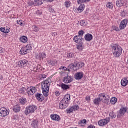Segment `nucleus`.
Listing matches in <instances>:
<instances>
[{"label":"nucleus","mask_w":128,"mask_h":128,"mask_svg":"<svg viewBox=\"0 0 128 128\" xmlns=\"http://www.w3.org/2000/svg\"><path fill=\"white\" fill-rule=\"evenodd\" d=\"M62 68L64 70H68V68H66V66H61L60 70H62Z\"/></svg>","instance_id":"nucleus-53"},{"label":"nucleus","mask_w":128,"mask_h":128,"mask_svg":"<svg viewBox=\"0 0 128 128\" xmlns=\"http://www.w3.org/2000/svg\"><path fill=\"white\" fill-rule=\"evenodd\" d=\"M55 94H56V96H60V92H58V91H56Z\"/></svg>","instance_id":"nucleus-61"},{"label":"nucleus","mask_w":128,"mask_h":128,"mask_svg":"<svg viewBox=\"0 0 128 128\" xmlns=\"http://www.w3.org/2000/svg\"><path fill=\"white\" fill-rule=\"evenodd\" d=\"M82 78H84V72H77L74 74V78L76 80H82Z\"/></svg>","instance_id":"nucleus-10"},{"label":"nucleus","mask_w":128,"mask_h":128,"mask_svg":"<svg viewBox=\"0 0 128 128\" xmlns=\"http://www.w3.org/2000/svg\"><path fill=\"white\" fill-rule=\"evenodd\" d=\"M20 104H26V99L24 97L21 98L20 99Z\"/></svg>","instance_id":"nucleus-31"},{"label":"nucleus","mask_w":128,"mask_h":128,"mask_svg":"<svg viewBox=\"0 0 128 128\" xmlns=\"http://www.w3.org/2000/svg\"><path fill=\"white\" fill-rule=\"evenodd\" d=\"M68 101H65L62 100L59 103V108L60 110H64V108H66L68 106Z\"/></svg>","instance_id":"nucleus-6"},{"label":"nucleus","mask_w":128,"mask_h":128,"mask_svg":"<svg viewBox=\"0 0 128 128\" xmlns=\"http://www.w3.org/2000/svg\"><path fill=\"white\" fill-rule=\"evenodd\" d=\"M72 108H73V110H78L80 108V106H78V104L74 105V106H72Z\"/></svg>","instance_id":"nucleus-45"},{"label":"nucleus","mask_w":128,"mask_h":128,"mask_svg":"<svg viewBox=\"0 0 128 128\" xmlns=\"http://www.w3.org/2000/svg\"><path fill=\"white\" fill-rule=\"evenodd\" d=\"M66 112L68 114H70V112H74V109L72 108V106H71L70 108L67 109Z\"/></svg>","instance_id":"nucleus-44"},{"label":"nucleus","mask_w":128,"mask_h":128,"mask_svg":"<svg viewBox=\"0 0 128 128\" xmlns=\"http://www.w3.org/2000/svg\"><path fill=\"white\" fill-rule=\"evenodd\" d=\"M74 40L77 44H80V42H82L84 38H82V37L81 36H76L74 38Z\"/></svg>","instance_id":"nucleus-15"},{"label":"nucleus","mask_w":128,"mask_h":128,"mask_svg":"<svg viewBox=\"0 0 128 128\" xmlns=\"http://www.w3.org/2000/svg\"><path fill=\"white\" fill-rule=\"evenodd\" d=\"M4 49L0 47V54H4Z\"/></svg>","instance_id":"nucleus-54"},{"label":"nucleus","mask_w":128,"mask_h":128,"mask_svg":"<svg viewBox=\"0 0 128 128\" xmlns=\"http://www.w3.org/2000/svg\"><path fill=\"white\" fill-rule=\"evenodd\" d=\"M32 50V46L30 44H27L25 47L22 48L20 51V54H26L30 52V50Z\"/></svg>","instance_id":"nucleus-5"},{"label":"nucleus","mask_w":128,"mask_h":128,"mask_svg":"<svg viewBox=\"0 0 128 128\" xmlns=\"http://www.w3.org/2000/svg\"><path fill=\"white\" fill-rule=\"evenodd\" d=\"M32 32H38L40 30V28L38 27V26H32Z\"/></svg>","instance_id":"nucleus-29"},{"label":"nucleus","mask_w":128,"mask_h":128,"mask_svg":"<svg viewBox=\"0 0 128 128\" xmlns=\"http://www.w3.org/2000/svg\"><path fill=\"white\" fill-rule=\"evenodd\" d=\"M80 24L82 26H86V23L84 20H80Z\"/></svg>","instance_id":"nucleus-40"},{"label":"nucleus","mask_w":128,"mask_h":128,"mask_svg":"<svg viewBox=\"0 0 128 128\" xmlns=\"http://www.w3.org/2000/svg\"><path fill=\"white\" fill-rule=\"evenodd\" d=\"M126 112V109L124 107L120 108L118 114V118H120V116H124V114Z\"/></svg>","instance_id":"nucleus-12"},{"label":"nucleus","mask_w":128,"mask_h":128,"mask_svg":"<svg viewBox=\"0 0 128 128\" xmlns=\"http://www.w3.org/2000/svg\"><path fill=\"white\" fill-rule=\"evenodd\" d=\"M84 66V63L82 62H78V66L79 68H82V66Z\"/></svg>","instance_id":"nucleus-46"},{"label":"nucleus","mask_w":128,"mask_h":128,"mask_svg":"<svg viewBox=\"0 0 128 128\" xmlns=\"http://www.w3.org/2000/svg\"><path fill=\"white\" fill-rule=\"evenodd\" d=\"M84 10V4H81L77 8V10H78V12H82Z\"/></svg>","instance_id":"nucleus-25"},{"label":"nucleus","mask_w":128,"mask_h":128,"mask_svg":"<svg viewBox=\"0 0 128 128\" xmlns=\"http://www.w3.org/2000/svg\"><path fill=\"white\" fill-rule=\"evenodd\" d=\"M110 118H108L100 120L98 121V124L100 126H106L107 124L110 122Z\"/></svg>","instance_id":"nucleus-8"},{"label":"nucleus","mask_w":128,"mask_h":128,"mask_svg":"<svg viewBox=\"0 0 128 128\" xmlns=\"http://www.w3.org/2000/svg\"><path fill=\"white\" fill-rule=\"evenodd\" d=\"M20 110V104H17L13 106V112H19Z\"/></svg>","instance_id":"nucleus-18"},{"label":"nucleus","mask_w":128,"mask_h":128,"mask_svg":"<svg viewBox=\"0 0 128 128\" xmlns=\"http://www.w3.org/2000/svg\"><path fill=\"white\" fill-rule=\"evenodd\" d=\"M110 102L112 104H114L118 102V99L116 98H112Z\"/></svg>","instance_id":"nucleus-37"},{"label":"nucleus","mask_w":128,"mask_h":128,"mask_svg":"<svg viewBox=\"0 0 128 128\" xmlns=\"http://www.w3.org/2000/svg\"><path fill=\"white\" fill-rule=\"evenodd\" d=\"M95 127H94V126H92V125H90V126H89L88 127V128H94Z\"/></svg>","instance_id":"nucleus-62"},{"label":"nucleus","mask_w":128,"mask_h":128,"mask_svg":"<svg viewBox=\"0 0 128 128\" xmlns=\"http://www.w3.org/2000/svg\"><path fill=\"white\" fill-rule=\"evenodd\" d=\"M56 60L54 61H52V66H54L55 64H56Z\"/></svg>","instance_id":"nucleus-60"},{"label":"nucleus","mask_w":128,"mask_h":128,"mask_svg":"<svg viewBox=\"0 0 128 128\" xmlns=\"http://www.w3.org/2000/svg\"><path fill=\"white\" fill-rule=\"evenodd\" d=\"M86 100H87V102H90V96H86Z\"/></svg>","instance_id":"nucleus-57"},{"label":"nucleus","mask_w":128,"mask_h":128,"mask_svg":"<svg viewBox=\"0 0 128 128\" xmlns=\"http://www.w3.org/2000/svg\"><path fill=\"white\" fill-rule=\"evenodd\" d=\"M62 82L64 84H70V82H72V76L68 75L67 76L64 77Z\"/></svg>","instance_id":"nucleus-13"},{"label":"nucleus","mask_w":128,"mask_h":128,"mask_svg":"<svg viewBox=\"0 0 128 128\" xmlns=\"http://www.w3.org/2000/svg\"><path fill=\"white\" fill-rule=\"evenodd\" d=\"M90 0H77V2L78 4H84V2H88Z\"/></svg>","instance_id":"nucleus-33"},{"label":"nucleus","mask_w":128,"mask_h":128,"mask_svg":"<svg viewBox=\"0 0 128 128\" xmlns=\"http://www.w3.org/2000/svg\"><path fill=\"white\" fill-rule=\"evenodd\" d=\"M122 14H124V11H123V12H122Z\"/></svg>","instance_id":"nucleus-64"},{"label":"nucleus","mask_w":128,"mask_h":128,"mask_svg":"<svg viewBox=\"0 0 128 128\" xmlns=\"http://www.w3.org/2000/svg\"><path fill=\"white\" fill-rule=\"evenodd\" d=\"M62 100H64L65 102H68L70 100V94L66 95Z\"/></svg>","instance_id":"nucleus-36"},{"label":"nucleus","mask_w":128,"mask_h":128,"mask_svg":"<svg viewBox=\"0 0 128 128\" xmlns=\"http://www.w3.org/2000/svg\"><path fill=\"white\" fill-rule=\"evenodd\" d=\"M36 58L38 60H41L42 58H46V54L44 53L43 54H39L38 55L36 56Z\"/></svg>","instance_id":"nucleus-26"},{"label":"nucleus","mask_w":128,"mask_h":128,"mask_svg":"<svg viewBox=\"0 0 128 128\" xmlns=\"http://www.w3.org/2000/svg\"><path fill=\"white\" fill-rule=\"evenodd\" d=\"M74 56V55L72 52H68L67 54V58H72Z\"/></svg>","instance_id":"nucleus-39"},{"label":"nucleus","mask_w":128,"mask_h":128,"mask_svg":"<svg viewBox=\"0 0 128 128\" xmlns=\"http://www.w3.org/2000/svg\"><path fill=\"white\" fill-rule=\"evenodd\" d=\"M50 12H54V10L52 8L50 7Z\"/></svg>","instance_id":"nucleus-59"},{"label":"nucleus","mask_w":128,"mask_h":128,"mask_svg":"<svg viewBox=\"0 0 128 128\" xmlns=\"http://www.w3.org/2000/svg\"><path fill=\"white\" fill-rule=\"evenodd\" d=\"M36 98L40 102H42L44 100V98L42 97V94L37 93L36 95Z\"/></svg>","instance_id":"nucleus-22"},{"label":"nucleus","mask_w":128,"mask_h":128,"mask_svg":"<svg viewBox=\"0 0 128 128\" xmlns=\"http://www.w3.org/2000/svg\"><path fill=\"white\" fill-rule=\"evenodd\" d=\"M76 48L79 50H84V47L82 46V42H80L76 45Z\"/></svg>","instance_id":"nucleus-28"},{"label":"nucleus","mask_w":128,"mask_h":128,"mask_svg":"<svg viewBox=\"0 0 128 128\" xmlns=\"http://www.w3.org/2000/svg\"><path fill=\"white\" fill-rule=\"evenodd\" d=\"M59 86H60L63 90H68L70 88V86L64 83H62L61 84L59 85Z\"/></svg>","instance_id":"nucleus-19"},{"label":"nucleus","mask_w":128,"mask_h":128,"mask_svg":"<svg viewBox=\"0 0 128 128\" xmlns=\"http://www.w3.org/2000/svg\"><path fill=\"white\" fill-rule=\"evenodd\" d=\"M37 108L36 106H30L26 108L25 110L24 111V113L26 116L28 114H32V112H34L36 110Z\"/></svg>","instance_id":"nucleus-4"},{"label":"nucleus","mask_w":128,"mask_h":128,"mask_svg":"<svg viewBox=\"0 0 128 128\" xmlns=\"http://www.w3.org/2000/svg\"><path fill=\"white\" fill-rule=\"evenodd\" d=\"M28 64V61L26 60H21L18 62V66L20 68H25Z\"/></svg>","instance_id":"nucleus-9"},{"label":"nucleus","mask_w":128,"mask_h":128,"mask_svg":"<svg viewBox=\"0 0 128 128\" xmlns=\"http://www.w3.org/2000/svg\"><path fill=\"white\" fill-rule=\"evenodd\" d=\"M112 28L113 30H116V32L120 31V28H118V27H116V26H112Z\"/></svg>","instance_id":"nucleus-47"},{"label":"nucleus","mask_w":128,"mask_h":128,"mask_svg":"<svg viewBox=\"0 0 128 128\" xmlns=\"http://www.w3.org/2000/svg\"><path fill=\"white\" fill-rule=\"evenodd\" d=\"M8 114V110L4 108H0V116H6Z\"/></svg>","instance_id":"nucleus-11"},{"label":"nucleus","mask_w":128,"mask_h":128,"mask_svg":"<svg viewBox=\"0 0 128 128\" xmlns=\"http://www.w3.org/2000/svg\"><path fill=\"white\" fill-rule=\"evenodd\" d=\"M10 28H2L1 27L0 28V30L2 32H4V34H8L10 32Z\"/></svg>","instance_id":"nucleus-20"},{"label":"nucleus","mask_w":128,"mask_h":128,"mask_svg":"<svg viewBox=\"0 0 128 128\" xmlns=\"http://www.w3.org/2000/svg\"><path fill=\"white\" fill-rule=\"evenodd\" d=\"M128 83V77H124L121 80V86H126Z\"/></svg>","instance_id":"nucleus-16"},{"label":"nucleus","mask_w":128,"mask_h":128,"mask_svg":"<svg viewBox=\"0 0 128 128\" xmlns=\"http://www.w3.org/2000/svg\"><path fill=\"white\" fill-rule=\"evenodd\" d=\"M20 41L24 43L26 42H28V38L26 36H22L20 38Z\"/></svg>","instance_id":"nucleus-30"},{"label":"nucleus","mask_w":128,"mask_h":128,"mask_svg":"<svg viewBox=\"0 0 128 128\" xmlns=\"http://www.w3.org/2000/svg\"><path fill=\"white\" fill-rule=\"evenodd\" d=\"M84 39L87 42H90V40H92V35L90 34H86L84 36Z\"/></svg>","instance_id":"nucleus-21"},{"label":"nucleus","mask_w":128,"mask_h":128,"mask_svg":"<svg viewBox=\"0 0 128 128\" xmlns=\"http://www.w3.org/2000/svg\"><path fill=\"white\" fill-rule=\"evenodd\" d=\"M28 6H32V4H34V2H32V1H30V2H29L28 3Z\"/></svg>","instance_id":"nucleus-55"},{"label":"nucleus","mask_w":128,"mask_h":128,"mask_svg":"<svg viewBox=\"0 0 128 128\" xmlns=\"http://www.w3.org/2000/svg\"><path fill=\"white\" fill-rule=\"evenodd\" d=\"M109 116H111L112 118H116V114H114V112H110Z\"/></svg>","instance_id":"nucleus-41"},{"label":"nucleus","mask_w":128,"mask_h":128,"mask_svg":"<svg viewBox=\"0 0 128 128\" xmlns=\"http://www.w3.org/2000/svg\"><path fill=\"white\" fill-rule=\"evenodd\" d=\"M124 4V2L122 0H117L116 1V6L118 7L122 6Z\"/></svg>","instance_id":"nucleus-24"},{"label":"nucleus","mask_w":128,"mask_h":128,"mask_svg":"<svg viewBox=\"0 0 128 128\" xmlns=\"http://www.w3.org/2000/svg\"><path fill=\"white\" fill-rule=\"evenodd\" d=\"M17 24H20V26H24V24L22 22V20H17Z\"/></svg>","instance_id":"nucleus-48"},{"label":"nucleus","mask_w":128,"mask_h":128,"mask_svg":"<svg viewBox=\"0 0 128 128\" xmlns=\"http://www.w3.org/2000/svg\"><path fill=\"white\" fill-rule=\"evenodd\" d=\"M47 62H48V64H49V66H52V60H48Z\"/></svg>","instance_id":"nucleus-56"},{"label":"nucleus","mask_w":128,"mask_h":128,"mask_svg":"<svg viewBox=\"0 0 128 128\" xmlns=\"http://www.w3.org/2000/svg\"><path fill=\"white\" fill-rule=\"evenodd\" d=\"M46 78V76L45 74H42L41 75V78Z\"/></svg>","instance_id":"nucleus-58"},{"label":"nucleus","mask_w":128,"mask_h":128,"mask_svg":"<svg viewBox=\"0 0 128 128\" xmlns=\"http://www.w3.org/2000/svg\"><path fill=\"white\" fill-rule=\"evenodd\" d=\"M128 24V19H124L121 21L120 24V30H124Z\"/></svg>","instance_id":"nucleus-14"},{"label":"nucleus","mask_w":128,"mask_h":128,"mask_svg":"<svg viewBox=\"0 0 128 128\" xmlns=\"http://www.w3.org/2000/svg\"><path fill=\"white\" fill-rule=\"evenodd\" d=\"M40 68H42L40 65H38L37 66L34 67L33 70H40Z\"/></svg>","instance_id":"nucleus-49"},{"label":"nucleus","mask_w":128,"mask_h":128,"mask_svg":"<svg viewBox=\"0 0 128 128\" xmlns=\"http://www.w3.org/2000/svg\"><path fill=\"white\" fill-rule=\"evenodd\" d=\"M98 98L101 100L102 102H104V104H108L110 102V96H108V95L106 96V93L100 94Z\"/></svg>","instance_id":"nucleus-3"},{"label":"nucleus","mask_w":128,"mask_h":128,"mask_svg":"<svg viewBox=\"0 0 128 128\" xmlns=\"http://www.w3.org/2000/svg\"><path fill=\"white\" fill-rule=\"evenodd\" d=\"M54 0H48V2H52Z\"/></svg>","instance_id":"nucleus-63"},{"label":"nucleus","mask_w":128,"mask_h":128,"mask_svg":"<svg viewBox=\"0 0 128 128\" xmlns=\"http://www.w3.org/2000/svg\"><path fill=\"white\" fill-rule=\"evenodd\" d=\"M50 86V78L46 79L42 82V92L44 96H48Z\"/></svg>","instance_id":"nucleus-1"},{"label":"nucleus","mask_w":128,"mask_h":128,"mask_svg":"<svg viewBox=\"0 0 128 128\" xmlns=\"http://www.w3.org/2000/svg\"><path fill=\"white\" fill-rule=\"evenodd\" d=\"M26 92L28 96H30L34 95V92H36V89L35 87L30 86L26 89Z\"/></svg>","instance_id":"nucleus-7"},{"label":"nucleus","mask_w":128,"mask_h":128,"mask_svg":"<svg viewBox=\"0 0 128 128\" xmlns=\"http://www.w3.org/2000/svg\"><path fill=\"white\" fill-rule=\"evenodd\" d=\"M122 52V48L118 44H114L112 46V52L114 58H120Z\"/></svg>","instance_id":"nucleus-2"},{"label":"nucleus","mask_w":128,"mask_h":128,"mask_svg":"<svg viewBox=\"0 0 128 128\" xmlns=\"http://www.w3.org/2000/svg\"><path fill=\"white\" fill-rule=\"evenodd\" d=\"M106 6L108 8H112L114 5L111 2H108L106 4Z\"/></svg>","instance_id":"nucleus-42"},{"label":"nucleus","mask_w":128,"mask_h":128,"mask_svg":"<svg viewBox=\"0 0 128 128\" xmlns=\"http://www.w3.org/2000/svg\"><path fill=\"white\" fill-rule=\"evenodd\" d=\"M64 6L66 8H70V2L68 1H66L64 2Z\"/></svg>","instance_id":"nucleus-43"},{"label":"nucleus","mask_w":128,"mask_h":128,"mask_svg":"<svg viewBox=\"0 0 128 128\" xmlns=\"http://www.w3.org/2000/svg\"><path fill=\"white\" fill-rule=\"evenodd\" d=\"M100 102H102V101L98 97L95 98L94 100V104H100Z\"/></svg>","instance_id":"nucleus-32"},{"label":"nucleus","mask_w":128,"mask_h":128,"mask_svg":"<svg viewBox=\"0 0 128 128\" xmlns=\"http://www.w3.org/2000/svg\"><path fill=\"white\" fill-rule=\"evenodd\" d=\"M74 64H70L68 66V72H70V70H74Z\"/></svg>","instance_id":"nucleus-38"},{"label":"nucleus","mask_w":128,"mask_h":128,"mask_svg":"<svg viewBox=\"0 0 128 128\" xmlns=\"http://www.w3.org/2000/svg\"><path fill=\"white\" fill-rule=\"evenodd\" d=\"M50 118L52 120H56L58 122L60 120V116L56 114H52L50 115Z\"/></svg>","instance_id":"nucleus-17"},{"label":"nucleus","mask_w":128,"mask_h":128,"mask_svg":"<svg viewBox=\"0 0 128 128\" xmlns=\"http://www.w3.org/2000/svg\"><path fill=\"white\" fill-rule=\"evenodd\" d=\"M42 0H37V4H39V6H42Z\"/></svg>","instance_id":"nucleus-51"},{"label":"nucleus","mask_w":128,"mask_h":128,"mask_svg":"<svg viewBox=\"0 0 128 128\" xmlns=\"http://www.w3.org/2000/svg\"><path fill=\"white\" fill-rule=\"evenodd\" d=\"M26 88L24 87L20 88L19 89V92L20 94H24V92H26Z\"/></svg>","instance_id":"nucleus-35"},{"label":"nucleus","mask_w":128,"mask_h":128,"mask_svg":"<svg viewBox=\"0 0 128 128\" xmlns=\"http://www.w3.org/2000/svg\"><path fill=\"white\" fill-rule=\"evenodd\" d=\"M36 14H38V16H40V14H42V11H40V10H37L36 11Z\"/></svg>","instance_id":"nucleus-52"},{"label":"nucleus","mask_w":128,"mask_h":128,"mask_svg":"<svg viewBox=\"0 0 128 128\" xmlns=\"http://www.w3.org/2000/svg\"><path fill=\"white\" fill-rule=\"evenodd\" d=\"M74 70H78V68H80L78 67V62H74Z\"/></svg>","instance_id":"nucleus-34"},{"label":"nucleus","mask_w":128,"mask_h":128,"mask_svg":"<svg viewBox=\"0 0 128 128\" xmlns=\"http://www.w3.org/2000/svg\"><path fill=\"white\" fill-rule=\"evenodd\" d=\"M31 126L32 128H38V121H36V120H33L31 124Z\"/></svg>","instance_id":"nucleus-27"},{"label":"nucleus","mask_w":128,"mask_h":128,"mask_svg":"<svg viewBox=\"0 0 128 128\" xmlns=\"http://www.w3.org/2000/svg\"><path fill=\"white\" fill-rule=\"evenodd\" d=\"M82 36H84V30H80L78 32V36H82Z\"/></svg>","instance_id":"nucleus-50"},{"label":"nucleus","mask_w":128,"mask_h":128,"mask_svg":"<svg viewBox=\"0 0 128 128\" xmlns=\"http://www.w3.org/2000/svg\"><path fill=\"white\" fill-rule=\"evenodd\" d=\"M86 124V119L80 120L78 121V126H84Z\"/></svg>","instance_id":"nucleus-23"}]
</instances>
